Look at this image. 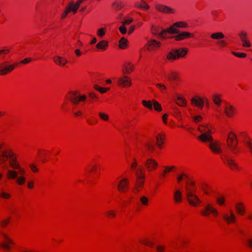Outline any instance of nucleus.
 Masks as SVG:
<instances>
[{
	"label": "nucleus",
	"instance_id": "f257e3e1",
	"mask_svg": "<svg viewBox=\"0 0 252 252\" xmlns=\"http://www.w3.org/2000/svg\"><path fill=\"white\" fill-rule=\"evenodd\" d=\"M5 158L8 159V164L10 167H6V176L7 179L15 180L18 186H23L26 182V170L21 167L16 154L9 149L0 151V164L5 162Z\"/></svg>",
	"mask_w": 252,
	"mask_h": 252
},
{
	"label": "nucleus",
	"instance_id": "f03ea898",
	"mask_svg": "<svg viewBox=\"0 0 252 252\" xmlns=\"http://www.w3.org/2000/svg\"><path fill=\"white\" fill-rule=\"evenodd\" d=\"M197 187L194 182L189 181L186 184L185 192L187 200L191 206L197 207L201 204V200L196 194Z\"/></svg>",
	"mask_w": 252,
	"mask_h": 252
},
{
	"label": "nucleus",
	"instance_id": "7ed1b4c3",
	"mask_svg": "<svg viewBox=\"0 0 252 252\" xmlns=\"http://www.w3.org/2000/svg\"><path fill=\"white\" fill-rule=\"evenodd\" d=\"M189 52L187 47H181L173 49L169 51L166 55V59L169 61H174L180 58H185Z\"/></svg>",
	"mask_w": 252,
	"mask_h": 252
},
{
	"label": "nucleus",
	"instance_id": "20e7f679",
	"mask_svg": "<svg viewBox=\"0 0 252 252\" xmlns=\"http://www.w3.org/2000/svg\"><path fill=\"white\" fill-rule=\"evenodd\" d=\"M198 130L201 133L198 137L199 140L201 141L206 142V140L212 137V126L210 125L207 124L200 125L198 127Z\"/></svg>",
	"mask_w": 252,
	"mask_h": 252
},
{
	"label": "nucleus",
	"instance_id": "39448f33",
	"mask_svg": "<svg viewBox=\"0 0 252 252\" xmlns=\"http://www.w3.org/2000/svg\"><path fill=\"white\" fill-rule=\"evenodd\" d=\"M135 174L137 181L134 190V191L138 192L142 188L144 184L145 178L144 169L141 166L138 167L135 171Z\"/></svg>",
	"mask_w": 252,
	"mask_h": 252
},
{
	"label": "nucleus",
	"instance_id": "423d86ee",
	"mask_svg": "<svg viewBox=\"0 0 252 252\" xmlns=\"http://www.w3.org/2000/svg\"><path fill=\"white\" fill-rule=\"evenodd\" d=\"M204 143H208V147L210 150L214 154H220L222 153V150L221 147V143L217 140H214L212 137L208 140H206Z\"/></svg>",
	"mask_w": 252,
	"mask_h": 252
},
{
	"label": "nucleus",
	"instance_id": "0eeeda50",
	"mask_svg": "<svg viewBox=\"0 0 252 252\" xmlns=\"http://www.w3.org/2000/svg\"><path fill=\"white\" fill-rule=\"evenodd\" d=\"M201 214L205 217H210L212 215L214 218H217L219 213L217 209L213 205L207 204L201 210Z\"/></svg>",
	"mask_w": 252,
	"mask_h": 252
},
{
	"label": "nucleus",
	"instance_id": "6e6552de",
	"mask_svg": "<svg viewBox=\"0 0 252 252\" xmlns=\"http://www.w3.org/2000/svg\"><path fill=\"white\" fill-rule=\"evenodd\" d=\"M81 3V0H78L76 1L75 3H74L73 2L69 3L65 7L64 11L61 15V18L64 19L66 15L71 12H73V14L76 13Z\"/></svg>",
	"mask_w": 252,
	"mask_h": 252
},
{
	"label": "nucleus",
	"instance_id": "1a4fd4ad",
	"mask_svg": "<svg viewBox=\"0 0 252 252\" xmlns=\"http://www.w3.org/2000/svg\"><path fill=\"white\" fill-rule=\"evenodd\" d=\"M1 237L2 239L1 247L6 251H10L12 246L14 245V242L9 235L6 233H1Z\"/></svg>",
	"mask_w": 252,
	"mask_h": 252
},
{
	"label": "nucleus",
	"instance_id": "9d476101",
	"mask_svg": "<svg viewBox=\"0 0 252 252\" xmlns=\"http://www.w3.org/2000/svg\"><path fill=\"white\" fill-rule=\"evenodd\" d=\"M129 184V181L127 178L122 177L117 183V188L118 191L120 193L126 192L128 189Z\"/></svg>",
	"mask_w": 252,
	"mask_h": 252
},
{
	"label": "nucleus",
	"instance_id": "9b49d317",
	"mask_svg": "<svg viewBox=\"0 0 252 252\" xmlns=\"http://www.w3.org/2000/svg\"><path fill=\"white\" fill-rule=\"evenodd\" d=\"M226 144L228 147L231 151H234L237 147V140L236 134L232 131L228 133L226 140Z\"/></svg>",
	"mask_w": 252,
	"mask_h": 252
},
{
	"label": "nucleus",
	"instance_id": "f8f14e48",
	"mask_svg": "<svg viewBox=\"0 0 252 252\" xmlns=\"http://www.w3.org/2000/svg\"><path fill=\"white\" fill-rule=\"evenodd\" d=\"M117 83L122 88H129L132 85L131 78L125 74L118 78Z\"/></svg>",
	"mask_w": 252,
	"mask_h": 252
},
{
	"label": "nucleus",
	"instance_id": "ddd939ff",
	"mask_svg": "<svg viewBox=\"0 0 252 252\" xmlns=\"http://www.w3.org/2000/svg\"><path fill=\"white\" fill-rule=\"evenodd\" d=\"M194 36L195 35L193 33L188 31H184L179 32V33L174 36L173 37L175 41H179L189 38H194Z\"/></svg>",
	"mask_w": 252,
	"mask_h": 252
},
{
	"label": "nucleus",
	"instance_id": "4468645a",
	"mask_svg": "<svg viewBox=\"0 0 252 252\" xmlns=\"http://www.w3.org/2000/svg\"><path fill=\"white\" fill-rule=\"evenodd\" d=\"M224 221L228 224L234 223L236 220V216L231 210L224 213L222 215Z\"/></svg>",
	"mask_w": 252,
	"mask_h": 252
},
{
	"label": "nucleus",
	"instance_id": "2eb2a0df",
	"mask_svg": "<svg viewBox=\"0 0 252 252\" xmlns=\"http://www.w3.org/2000/svg\"><path fill=\"white\" fill-rule=\"evenodd\" d=\"M161 45V43L159 41L151 39L149 40L147 42V48L149 51H154L159 49Z\"/></svg>",
	"mask_w": 252,
	"mask_h": 252
},
{
	"label": "nucleus",
	"instance_id": "dca6fc26",
	"mask_svg": "<svg viewBox=\"0 0 252 252\" xmlns=\"http://www.w3.org/2000/svg\"><path fill=\"white\" fill-rule=\"evenodd\" d=\"M166 135L165 133L161 131L157 133L156 135V143L158 149H161L165 143Z\"/></svg>",
	"mask_w": 252,
	"mask_h": 252
},
{
	"label": "nucleus",
	"instance_id": "f3484780",
	"mask_svg": "<svg viewBox=\"0 0 252 252\" xmlns=\"http://www.w3.org/2000/svg\"><path fill=\"white\" fill-rule=\"evenodd\" d=\"M158 163L152 158H148L145 162V166L149 172L153 171L157 169Z\"/></svg>",
	"mask_w": 252,
	"mask_h": 252
},
{
	"label": "nucleus",
	"instance_id": "a211bd4d",
	"mask_svg": "<svg viewBox=\"0 0 252 252\" xmlns=\"http://www.w3.org/2000/svg\"><path fill=\"white\" fill-rule=\"evenodd\" d=\"M191 104L199 108H202L204 105V102L202 98L199 95H195L190 99Z\"/></svg>",
	"mask_w": 252,
	"mask_h": 252
},
{
	"label": "nucleus",
	"instance_id": "6ab92c4d",
	"mask_svg": "<svg viewBox=\"0 0 252 252\" xmlns=\"http://www.w3.org/2000/svg\"><path fill=\"white\" fill-rule=\"evenodd\" d=\"M155 8L157 10L165 13H174L175 12V10L170 7L160 4H156Z\"/></svg>",
	"mask_w": 252,
	"mask_h": 252
},
{
	"label": "nucleus",
	"instance_id": "aec40b11",
	"mask_svg": "<svg viewBox=\"0 0 252 252\" xmlns=\"http://www.w3.org/2000/svg\"><path fill=\"white\" fill-rule=\"evenodd\" d=\"M54 62L58 65L63 67L67 63V59L63 56L56 55L53 58Z\"/></svg>",
	"mask_w": 252,
	"mask_h": 252
},
{
	"label": "nucleus",
	"instance_id": "412c9836",
	"mask_svg": "<svg viewBox=\"0 0 252 252\" xmlns=\"http://www.w3.org/2000/svg\"><path fill=\"white\" fill-rule=\"evenodd\" d=\"M134 65L130 62H126L123 65V72L125 74H129L133 72Z\"/></svg>",
	"mask_w": 252,
	"mask_h": 252
},
{
	"label": "nucleus",
	"instance_id": "4be33fe9",
	"mask_svg": "<svg viewBox=\"0 0 252 252\" xmlns=\"http://www.w3.org/2000/svg\"><path fill=\"white\" fill-rule=\"evenodd\" d=\"M16 64H9L5 65L0 69V75H5L13 70Z\"/></svg>",
	"mask_w": 252,
	"mask_h": 252
},
{
	"label": "nucleus",
	"instance_id": "5701e85b",
	"mask_svg": "<svg viewBox=\"0 0 252 252\" xmlns=\"http://www.w3.org/2000/svg\"><path fill=\"white\" fill-rule=\"evenodd\" d=\"M235 208L239 215L243 216L246 213V208L244 204L242 202H237L235 204Z\"/></svg>",
	"mask_w": 252,
	"mask_h": 252
},
{
	"label": "nucleus",
	"instance_id": "b1692460",
	"mask_svg": "<svg viewBox=\"0 0 252 252\" xmlns=\"http://www.w3.org/2000/svg\"><path fill=\"white\" fill-rule=\"evenodd\" d=\"M173 200L176 203H181L183 201V194L181 190L175 189L173 192Z\"/></svg>",
	"mask_w": 252,
	"mask_h": 252
},
{
	"label": "nucleus",
	"instance_id": "393cba45",
	"mask_svg": "<svg viewBox=\"0 0 252 252\" xmlns=\"http://www.w3.org/2000/svg\"><path fill=\"white\" fill-rule=\"evenodd\" d=\"M224 113L228 117H232L235 114V108L230 104H227L224 107Z\"/></svg>",
	"mask_w": 252,
	"mask_h": 252
},
{
	"label": "nucleus",
	"instance_id": "a878e982",
	"mask_svg": "<svg viewBox=\"0 0 252 252\" xmlns=\"http://www.w3.org/2000/svg\"><path fill=\"white\" fill-rule=\"evenodd\" d=\"M95 47L99 51H104L108 47V42L105 40H101L96 44Z\"/></svg>",
	"mask_w": 252,
	"mask_h": 252
},
{
	"label": "nucleus",
	"instance_id": "bb28decb",
	"mask_svg": "<svg viewBox=\"0 0 252 252\" xmlns=\"http://www.w3.org/2000/svg\"><path fill=\"white\" fill-rule=\"evenodd\" d=\"M77 94L78 93L76 91H71L67 94L66 98L69 100L72 103L77 104Z\"/></svg>",
	"mask_w": 252,
	"mask_h": 252
},
{
	"label": "nucleus",
	"instance_id": "cd10ccee",
	"mask_svg": "<svg viewBox=\"0 0 252 252\" xmlns=\"http://www.w3.org/2000/svg\"><path fill=\"white\" fill-rule=\"evenodd\" d=\"M176 103L179 106L184 107H186L187 105V101L184 97L181 95H178L177 96Z\"/></svg>",
	"mask_w": 252,
	"mask_h": 252
},
{
	"label": "nucleus",
	"instance_id": "c85d7f7f",
	"mask_svg": "<svg viewBox=\"0 0 252 252\" xmlns=\"http://www.w3.org/2000/svg\"><path fill=\"white\" fill-rule=\"evenodd\" d=\"M226 164L233 170H239V168L237 163L232 158H229L226 162Z\"/></svg>",
	"mask_w": 252,
	"mask_h": 252
},
{
	"label": "nucleus",
	"instance_id": "c756f323",
	"mask_svg": "<svg viewBox=\"0 0 252 252\" xmlns=\"http://www.w3.org/2000/svg\"><path fill=\"white\" fill-rule=\"evenodd\" d=\"M128 41L125 37H123L119 41L118 46L121 49H126L128 47Z\"/></svg>",
	"mask_w": 252,
	"mask_h": 252
},
{
	"label": "nucleus",
	"instance_id": "7c9ffc66",
	"mask_svg": "<svg viewBox=\"0 0 252 252\" xmlns=\"http://www.w3.org/2000/svg\"><path fill=\"white\" fill-rule=\"evenodd\" d=\"M135 6L137 8L143 9L144 10H147L150 8L149 5L143 0H140L135 2Z\"/></svg>",
	"mask_w": 252,
	"mask_h": 252
},
{
	"label": "nucleus",
	"instance_id": "2f4dec72",
	"mask_svg": "<svg viewBox=\"0 0 252 252\" xmlns=\"http://www.w3.org/2000/svg\"><path fill=\"white\" fill-rule=\"evenodd\" d=\"M221 95L218 93H215L212 95V100L214 103L218 106L221 104Z\"/></svg>",
	"mask_w": 252,
	"mask_h": 252
},
{
	"label": "nucleus",
	"instance_id": "473e14b6",
	"mask_svg": "<svg viewBox=\"0 0 252 252\" xmlns=\"http://www.w3.org/2000/svg\"><path fill=\"white\" fill-rule=\"evenodd\" d=\"M216 201L219 206H222L225 204L226 198L223 195H220L216 198Z\"/></svg>",
	"mask_w": 252,
	"mask_h": 252
},
{
	"label": "nucleus",
	"instance_id": "72a5a7b5",
	"mask_svg": "<svg viewBox=\"0 0 252 252\" xmlns=\"http://www.w3.org/2000/svg\"><path fill=\"white\" fill-rule=\"evenodd\" d=\"M175 23H173L170 27L167 28V32L170 34H177L180 31L177 27L175 26Z\"/></svg>",
	"mask_w": 252,
	"mask_h": 252
},
{
	"label": "nucleus",
	"instance_id": "f704fd0d",
	"mask_svg": "<svg viewBox=\"0 0 252 252\" xmlns=\"http://www.w3.org/2000/svg\"><path fill=\"white\" fill-rule=\"evenodd\" d=\"M224 37V35L221 32H216L211 35V38L213 39L219 40Z\"/></svg>",
	"mask_w": 252,
	"mask_h": 252
},
{
	"label": "nucleus",
	"instance_id": "c9c22d12",
	"mask_svg": "<svg viewBox=\"0 0 252 252\" xmlns=\"http://www.w3.org/2000/svg\"><path fill=\"white\" fill-rule=\"evenodd\" d=\"M153 106L155 110L157 112H161L162 110L160 104L155 99H153Z\"/></svg>",
	"mask_w": 252,
	"mask_h": 252
},
{
	"label": "nucleus",
	"instance_id": "e433bc0d",
	"mask_svg": "<svg viewBox=\"0 0 252 252\" xmlns=\"http://www.w3.org/2000/svg\"><path fill=\"white\" fill-rule=\"evenodd\" d=\"M106 33V28H100L97 30L96 31V34L97 35L102 38L103 37Z\"/></svg>",
	"mask_w": 252,
	"mask_h": 252
},
{
	"label": "nucleus",
	"instance_id": "4c0bfd02",
	"mask_svg": "<svg viewBox=\"0 0 252 252\" xmlns=\"http://www.w3.org/2000/svg\"><path fill=\"white\" fill-rule=\"evenodd\" d=\"M142 104L144 107H145L150 110L152 109L153 100L152 101L143 100L142 101Z\"/></svg>",
	"mask_w": 252,
	"mask_h": 252
},
{
	"label": "nucleus",
	"instance_id": "58836bf2",
	"mask_svg": "<svg viewBox=\"0 0 252 252\" xmlns=\"http://www.w3.org/2000/svg\"><path fill=\"white\" fill-rule=\"evenodd\" d=\"M146 148L148 151L150 153H153L155 150V144L151 142H148L146 145Z\"/></svg>",
	"mask_w": 252,
	"mask_h": 252
},
{
	"label": "nucleus",
	"instance_id": "ea45409f",
	"mask_svg": "<svg viewBox=\"0 0 252 252\" xmlns=\"http://www.w3.org/2000/svg\"><path fill=\"white\" fill-rule=\"evenodd\" d=\"M98 116L99 118L105 122H107L109 121V115L106 113L99 112H98Z\"/></svg>",
	"mask_w": 252,
	"mask_h": 252
},
{
	"label": "nucleus",
	"instance_id": "a19ab883",
	"mask_svg": "<svg viewBox=\"0 0 252 252\" xmlns=\"http://www.w3.org/2000/svg\"><path fill=\"white\" fill-rule=\"evenodd\" d=\"M175 26L178 28L186 29L189 27L188 24L184 21H179L175 22Z\"/></svg>",
	"mask_w": 252,
	"mask_h": 252
},
{
	"label": "nucleus",
	"instance_id": "79ce46f5",
	"mask_svg": "<svg viewBox=\"0 0 252 252\" xmlns=\"http://www.w3.org/2000/svg\"><path fill=\"white\" fill-rule=\"evenodd\" d=\"M246 148L249 150V152L252 155V140L251 139L246 140L245 142Z\"/></svg>",
	"mask_w": 252,
	"mask_h": 252
},
{
	"label": "nucleus",
	"instance_id": "37998d69",
	"mask_svg": "<svg viewBox=\"0 0 252 252\" xmlns=\"http://www.w3.org/2000/svg\"><path fill=\"white\" fill-rule=\"evenodd\" d=\"M10 52V48L7 46H5L0 49V55H5Z\"/></svg>",
	"mask_w": 252,
	"mask_h": 252
},
{
	"label": "nucleus",
	"instance_id": "c03bdc74",
	"mask_svg": "<svg viewBox=\"0 0 252 252\" xmlns=\"http://www.w3.org/2000/svg\"><path fill=\"white\" fill-rule=\"evenodd\" d=\"M112 6L116 10H120L123 8V5L122 2L118 1H115L112 3Z\"/></svg>",
	"mask_w": 252,
	"mask_h": 252
},
{
	"label": "nucleus",
	"instance_id": "a18cd8bd",
	"mask_svg": "<svg viewBox=\"0 0 252 252\" xmlns=\"http://www.w3.org/2000/svg\"><path fill=\"white\" fill-rule=\"evenodd\" d=\"M140 201L141 203L144 206H148L149 203L148 198L145 196H142L140 198Z\"/></svg>",
	"mask_w": 252,
	"mask_h": 252
},
{
	"label": "nucleus",
	"instance_id": "49530a36",
	"mask_svg": "<svg viewBox=\"0 0 252 252\" xmlns=\"http://www.w3.org/2000/svg\"><path fill=\"white\" fill-rule=\"evenodd\" d=\"M174 168V166H173L165 167L162 173L163 176H166L169 173L171 172Z\"/></svg>",
	"mask_w": 252,
	"mask_h": 252
},
{
	"label": "nucleus",
	"instance_id": "de8ad7c7",
	"mask_svg": "<svg viewBox=\"0 0 252 252\" xmlns=\"http://www.w3.org/2000/svg\"><path fill=\"white\" fill-rule=\"evenodd\" d=\"M29 168H30L31 170L33 172V173H37L38 172L39 169L38 168L37 166L33 163H32L29 164Z\"/></svg>",
	"mask_w": 252,
	"mask_h": 252
},
{
	"label": "nucleus",
	"instance_id": "09e8293b",
	"mask_svg": "<svg viewBox=\"0 0 252 252\" xmlns=\"http://www.w3.org/2000/svg\"><path fill=\"white\" fill-rule=\"evenodd\" d=\"M239 36L241 41H243L245 40L248 39V35L246 32L244 31H241L239 33Z\"/></svg>",
	"mask_w": 252,
	"mask_h": 252
},
{
	"label": "nucleus",
	"instance_id": "8fccbe9b",
	"mask_svg": "<svg viewBox=\"0 0 252 252\" xmlns=\"http://www.w3.org/2000/svg\"><path fill=\"white\" fill-rule=\"evenodd\" d=\"M106 215L109 218H114L116 216V212L113 210H108L106 212Z\"/></svg>",
	"mask_w": 252,
	"mask_h": 252
},
{
	"label": "nucleus",
	"instance_id": "3c124183",
	"mask_svg": "<svg viewBox=\"0 0 252 252\" xmlns=\"http://www.w3.org/2000/svg\"><path fill=\"white\" fill-rule=\"evenodd\" d=\"M133 21V19L131 17H126L124 19L122 24L125 25H128Z\"/></svg>",
	"mask_w": 252,
	"mask_h": 252
},
{
	"label": "nucleus",
	"instance_id": "603ef678",
	"mask_svg": "<svg viewBox=\"0 0 252 252\" xmlns=\"http://www.w3.org/2000/svg\"><path fill=\"white\" fill-rule=\"evenodd\" d=\"M168 33L167 28L163 29L159 33L158 36L161 38L162 39H166L167 37L166 36V33Z\"/></svg>",
	"mask_w": 252,
	"mask_h": 252
},
{
	"label": "nucleus",
	"instance_id": "864d4df0",
	"mask_svg": "<svg viewBox=\"0 0 252 252\" xmlns=\"http://www.w3.org/2000/svg\"><path fill=\"white\" fill-rule=\"evenodd\" d=\"M192 118L193 122L195 123H198L202 121V120L203 119L202 116L200 115L194 116L192 117Z\"/></svg>",
	"mask_w": 252,
	"mask_h": 252
},
{
	"label": "nucleus",
	"instance_id": "5fc2aeb1",
	"mask_svg": "<svg viewBox=\"0 0 252 252\" xmlns=\"http://www.w3.org/2000/svg\"><path fill=\"white\" fill-rule=\"evenodd\" d=\"M87 98V96L85 94H77V104L79 102H82V101H84Z\"/></svg>",
	"mask_w": 252,
	"mask_h": 252
},
{
	"label": "nucleus",
	"instance_id": "6e6d98bb",
	"mask_svg": "<svg viewBox=\"0 0 252 252\" xmlns=\"http://www.w3.org/2000/svg\"><path fill=\"white\" fill-rule=\"evenodd\" d=\"M156 86L159 89L162 93H165L166 90V86L162 84H157Z\"/></svg>",
	"mask_w": 252,
	"mask_h": 252
},
{
	"label": "nucleus",
	"instance_id": "4d7b16f0",
	"mask_svg": "<svg viewBox=\"0 0 252 252\" xmlns=\"http://www.w3.org/2000/svg\"><path fill=\"white\" fill-rule=\"evenodd\" d=\"M95 89L101 94L105 93L106 92H107V91H108L109 90V88H103V87H100L99 86H96L95 88Z\"/></svg>",
	"mask_w": 252,
	"mask_h": 252
},
{
	"label": "nucleus",
	"instance_id": "13d9d810",
	"mask_svg": "<svg viewBox=\"0 0 252 252\" xmlns=\"http://www.w3.org/2000/svg\"><path fill=\"white\" fill-rule=\"evenodd\" d=\"M138 165V162L135 158H134L132 162L130 164V168L132 170H134Z\"/></svg>",
	"mask_w": 252,
	"mask_h": 252
},
{
	"label": "nucleus",
	"instance_id": "bf43d9fd",
	"mask_svg": "<svg viewBox=\"0 0 252 252\" xmlns=\"http://www.w3.org/2000/svg\"><path fill=\"white\" fill-rule=\"evenodd\" d=\"M232 54L236 57H239L240 58H244L247 56L246 54L244 53L233 52Z\"/></svg>",
	"mask_w": 252,
	"mask_h": 252
},
{
	"label": "nucleus",
	"instance_id": "052dcab7",
	"mask_svg": "<svg viewBox=\"0 0 252 252\" xmlns=\"http://www.w3.org/2000/svg\"><path fill=\"white\" fill-rule=\"evenodd\" d=\"M0 196L3 199H9L11 197V195L7 192L2 191L1 193Z\"/></svg>",
	"mask_w": 252,
	"mask_h": 252
},
{
	"label": "nucleus",
	"instance_id": "680f3d73",
	"mask_svg": "<svg viewBox=\"0 0 252 252\" xmlns=\"http://www.w3.org/2000/svg\"><path fill=\"white\" fill-rule=\"evenodd\" d=\"M178 74L177 72L173 71L170 73L169 78L171 80H175L178 78Z\"/></svg>",
	"mask_w": 252,
	"mask_h": 252
},
{
	"label": "nucleus",
	"instance_id": "e2e57ef3",
	"mask_svg": "<svg viewBox=\"0 0 252 252\" xmlns=\"http://www.w3.org/2000/svg\"><path fill=\"white\" fill-rule=\"evenodd\" d=\"M246 244L247 246L252 250V237H249L247 239Z\"/></svg>",
	"mask_w": 252,
	"mask_h": 252
},
{
	"label": "nucleus",
	"instance_id": "0e129e2a",
	"mask_svg": "<svg viewBox=\"0 0 252 252\" xmlns=\"http://www.w3.org/2000/svg\"><path fill=\"white\" fill-rule=\"evenodd\" d=\"M168 114L167 113H164L162 115L161 119L164 125L167 124V120H168Z\"/></svg>",
	"mask_w": 252,
	"mask_h": 252
},
{
	"label": "nucleus",
	"instance_id": "69168bd1",
	"mask_svg": "<svg viewBox=\"0 0 252 252\" xmlns=\"http://www.w3.org/2000/svg\"><path fill=\"white\" fill-rule=\"evenodd\" d=\"M242 43L243 47H250L251 45V43L248 39L242 41Z\"/></svg>",
	"mask_w": 252,
	"mask_h": 252
},
{
	"label": "nucleus",
	"instance_id": "338daca9",
	"mask_svg": "<svg viewBox=\"0 0 252 252\" xmlns=\"http://www.w3.org/2000/svg\"><path fill=\"white\" fill-rule=\"evenodd\" d=\"M119 31L122 34H125L126 32L127 29L125 27V25H122L121 26L119 27Z\"/></svg>",
	"mask_w": 252,
	"mask_h": 252
},
{
	"label": "nucleus",
	"instance_id": "774afa93",
	"mask_svg": "<svg viewBox=\"0 0 252 252\" xmlns=\"http://www.w3.org/2000/svg\"><path fill=\"white\" fill-rule=\"evenodd\" d=\"M187 177L186 175L185 174H182L180 175H179L177 177V181L179 183L181 181L184 180Z\"/></svg>",
	"mask_w": 252,
	"mask_h": 252
}]
</instances>
